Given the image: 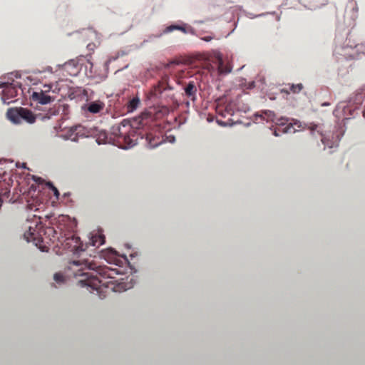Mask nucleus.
<instances>
[{"instance_id": "obj_1", "label": "nucleus", "mask_w": 365, "mask_h": 365, "mask_svg": "<svg viewBox=\"0 0 365 365\" xmlns=\"http://www.w3.org/2000/svg\"><path fill=\"white\" fill-rule=\"evenodd\" d=\"M68 270L72 272L75 277H81L78 285L86 287L90 292H96V295L103 299L106 296V289L116 272L106 265H101L95 261L88 259L73 260L70 262Z\"/></svg>"}, {"instance_id": "obj_2", "label": "nucleus", "mask_w": 365, "mask_h": 365, "mask_svg": "<svg viewBox=\"0 0 365 365\" xmlns=\"http://www.w3.org/2000/svg\"><path fill=\"white\" fill-rule=\"evenodd\" d=\"M167 114L166 107H151L143 114L140 119L133 121V124L123 120L120 125L113 126L112 134L115 137V140L120 148H132L137 144L138 136H142V133L138 131L140 125L160 120Z\"/></svg>"}, {"instance_id": "obj_3", "label": "nucleus", "mask_w": 365, "mask_h": 365, "mask_svg": "<svg viewBox=\"0 0 365 365\" xmlns=\"http://www.w3.org/2000/svg\"><path fill=\"white\" fill-rule=\"evenodd\" d=\"M6 116H7V119L15 124H19L23 121L32 124L35 123V120H36V115L30 110L23 107L7 110Z\"/></svg>"}, {"instance_id": "obj_4", "label": "nucleus", "mask_w": 365, "mask_h": 365, "mask_svg": "<svg viewBox=\"0 0 365 365\" xmlns=\"http://www.w3.org/2000/svg\"><path fill=\"white\" fill-rule=\"evenodd\" d=\"M34 225H36V227H33L31 225L28 226V230L25 231V233H24V239H25L26 242H31L37 246V245L41 242V240L40 239V232H38L41 225H40V221L38 220L36 221Z\"/></svg>"}, {"instance_id": "obj_5", "label": "nucleus", "mask_w": 365, "mask_h": 365, "mask_svg": "<svg viewBox=\"0 0 365 365\" xmlns=\"http://www.w3.org/2000/svg\"><path fill=\"white\" fill-rule=\"evenodd\" d=\"M63 247L73 254L83 251V245L79 240V237L75 235L66 238L63 242Z\"/></svg>"}, {"instance_id": "obj_6", "label": "nucleus", "mask_w": 365, "mask_h": 365, "mask_svg": "<svg viewBox=\"0 0 365 365\" xmlns=\"http://www.w3.org/2000/svg\"><path fill=\"white\" fill-rule=\"evenodd\" d=\"M0 88L4 89L2 90V101L5 103H9V101L17 96V90L11 85L4 83L0 85Z\"/></svg>"}, {"instance_id": "obj_7", "label": "nucleus", "mask_w": 365, "mask_h": 365, "mask_svg": "<svg viewBox=\"0 0 365 365\" xmlns=\"http://www.w3.org/2000/svg\"><path fill=\"white\" fill-rule=\"evenodd\" d=\"M169 88V85L166 81V77L163 78L162 81L158 83V85L154 86L151 91H150V98H158L161 96L163 91Z\"/></svg>"}, {"instance_id": "obj_8", "label": "nucleus", "mask_w": 365, "mask_h": 365, "mask_svg": "<svg viewBox=\"0 0 365 365\" xmlns=\"http://www.w3.org/2000/svg\"><path fill=\"white\" fill-rule=\"evenodd\" d=\"M30 98H31V101L41 105H46L53 101V98L48 96V93H43L42 92L31 93Z\"/></svg>"}, {"instance_id": "obj_9", "label": "nucleus", "mask_w": 365, "mask_h": 365, "mask_svg": "<svg viewBox=\"0 0 365 365\" xmlns=\"http://www.w3.org/2000/svg\"><path fill=\"white\" fill-rule=\"evenodd\" d=\"M215 63L217 66V72L222 75H227L231 72V66L229 64H223L222 57L217 53L215 55Z\"/></svg>"}, {"instance_id": "obj_10", "label": "nucleus", "mask_w": 365, "mask_h": 365, "mask_svg": "<svg viewBox=\"0 0 365 365\" xmlns=\"http://www.w3.org/2000/svg\"><path fill=\"white\" fill-rule=\"evenodd\" d=\"M83 127L81 125L73 126L68 130V138H70L72 142H77L78 138L83 136Z\"/></svg>"}, {"instance_id": "obj_11", "label": "nucleus", "mask_w": 365, "mask_h": 365, "mask_svg": "<svg viewBox=\"0 0 365 365\" xmlns=\"http://www.w3.org/2000/svg\"><path fill=\"white\" fill-rule=\"evenodd\" d=\"M104 242L105 237H103V235L101 233L94 234L93 237H91V239H90V244L96 247L101 246Z\"/></svg>"}, {"instance_id": "obj_12", "label": "nucleus", "mask_w": 365, "mask_h": 365, "mask_svg": "<svg viewBox=\"0 0 365 365\" xmlns=\"http://www.w3.org/2000/svg\"><path fill=\"white\" fill-rule=\"evenodd\" d=\"M103 109V103L101 101H93L88 106V111L90 113H98Z\"/></svg>"}, {"instance_id": "obj_13", "label": "nucleus", "mask_w": 365, "mask_h": 365, "mask_svg": "<svg viewBox=\"0 0 365 365\" xmlns=\"http://www.w3.org/2000/svg\"><path fill=\"white\" fill-rule=\"evenodd\" d=\"M139 106V98L138 97H133L131 100L127 102L125 104V110L127 113H131L135 110Z\"/></svg>"}, {"instance_id": "obj_14", "label": "nucleus", "mask_w": 365, "mask_h": 365, "mask_svg": "<svg viewBox=\"0 0 365 365\" xmlns=\"http://www.w3.org/2000/svg\"><path fill=\"white\" fill-rule=\"evenodd\" d=\"M196 91L197 89H195L193 82H190L188 85H187V87L185 88V95H186L187 98L193 101Z\"/></svg>"}, {"instance_id": "obj_15", "label": "nucleus", "mask_w": 365, "mask_h": 365, "mask_svg": "<svg viewBox=\"0 0 365 365\" xmlns=\"http://www.w3.org/2000/svg\"><path fill=\"white\" fill-rule=\"evenodd\" d=\"M302 83H297V84L289 85V88H288V89L282 88V92L286 93L287 94H289L290 93H299L302 91Z\"/></svg>"}, {"instance_id": "obj_16", "label": "nucleus", "mask_w": 365, "mask_h": 365, "mask_svg": "<svg viewBox=\"0 0 365 365\" xmlns=\"http://www.w3.org/2000/svg\"><path fill=\"white\" fill-rule=\"evenodd\" d=\"M259 117L262 118V119L265 120L267 122L274 121V113L269 110H266L261 112V115H259Z\"/></svg>"}, {"instance_id": "obj_17", "label": "nucleus", "mask_w": 365, "mask_h": 365, "mask_svg": "<svg viewBox=\"0 0 365 365\" xmlns=\"http://www.w3.org/2000/svg\"><path fill=\"white\" fill-rule=\"evenodd\" d=\"M173 31H182V26L180 25H170L163 31V34H167L173 32Z\"/></svg>"}, {"instance_id": "obj_18", "label": "nucleus", "mask_w": 365, "mask_h": 365, "mask_svg": "<svg viewBox=\"0 0 365 365\" xmlns=\"http://www.w3.org/2000/svg\"><path fill=\"white\" fill-rule=\"evenodd\" d=\"M53 279H54V281L58 283H61L64 281V277H63V274H61L60 272L54 274V276H53Z\"/></svg>"}, {"instance_id": "obj_19", "label": "nucleus", "mask_w": 365, "mask_h": 365, "mask_svg": "<svg viewBox=\"0 0 365 365\" xmlns=\"http://www.w3.org/2000/svg\"><path fill=\"white\" fill-rule=\"evenodd\" d=\"M47 185L48 187H49V189L53 191V195H54L56 197H59V191H58V190L53 185L52 183L48 182Z\"/></svg>"}, {"instance_id": "obj_20", "label": "nucleus", "mask_w": 365, "mask_h": 365, "mask_svg": "<svg viewBox=\"0 0 365 365\" xmlns=\"http://www.w3.org/2000/svg\"><path fill=\"white\" fill-rule=\"evenodd\" d=\"M50 90H51V85L50 84H45L43 85V88L38 91L34 92H43V93H48Z\"/></svg>"}, {"instance_id": "obj_21", "label": "nucleus", "mask_w": 365, "mask_h": 365, "mask_svg": "<svg viewBox=\"0 0 365 365\" xmlns=\"http://www.w3.org/2000/svg\"><path fill=\"white\" fill-rule=\"evenodd\" d=\"M167 139H168L169 143H173L175 141V138L173 135H167Z\"/></svg>"}, {"instance_id": "obj_22", "label": "nucleus", "mask_w": 365, "mask_h": 365, "mask_svg": "<svg viewBox=\"0 0 365 365\" xmlns=\"http://www.w3.org/2000/svg\"><path fill=\"white\" fill-rule=\"evenodd\" d=\"M211 40H212V37L210 36L202 37V41H204L205 42H209Z\"/></svg>"}, {"instance_id": "obj_23", "label": "nucleus", "mask_w": 365, "mask_h": 365, "mask_svg": "<svg viewBox=\"0 0 365 365\" xmlns=\"http://www.w3.org/2000/svg\"><path fill=\"white\" fill-rule=\"evenodd\" d=\"M286 122H287L286 118L279 119V123H280V125H284Z\"/></svg>"}, {"instance_id": "obj_24", "label": "nucleus", "mask_w": 365, "mask_h": 365, "mask_svg": "<svg viewBox=\"0 0 365 365\" xmlns=\"http://www.w3.org/2000/svg\"><path fill=\"white\" fill-rule=\"evenodd\" d=\"M291 129H292V127H291V125L287 126V128H285V133H291Z\"/></svg>"}, {"instance_id": "obj_25", "label": "nucleus", "mask_w": 365, "mask_h": 365, "mask_svg": "<svg viewBox=\"0 0 365 365\" xmlns=\"http://www.w3.org/2000/svg\"><path fill=\"white\" fill-rule=\"evenodd\" d=\"M316 128H317V125H314L313 126H311V131L314 132Z\"/></svg>"}, {"instance_id": "obj_26", "label": "nucleus", "mask_w": 365, "mask_h": 365, "mask_svg": "<svg viewBox=\"0 0 365 365\" xmlns=\"http://www.w3.org/2000/svg\"><path fill=\"white\" fill-rule=\"evenodd\" d=\"M72 65V63L69 62V63H67L65 64V67L66 68H67L68 67L71 66Z\"/></svg>"}, {"instance_id": "obj_27", "label": "nucleus", "mask_w": 365, "mask_h": 365, "mask_svg": "<svg viewBox=\"0 0 365 365\" xmlns=\"http://www.w3.org/2000/svg\"><path fill=\"white\" fill-rule=\"evenodd\" d=\"M254 86V83L251 82V85H250V88H252Z\"/></svg>"}, {"instance_id": "obj_28", "label": "nucleus", "mask_w": 365, "mask_h": 365, "mask_svg": "<svg viewBox=\"0 0 365 365\" xmlns=\"http://www.w3.org/2000/svg\"><path fill=\"white\" fill-rule=\"evenodd\" d=\"M363 117L365 118V110H364V111H363Z\"/></svg>"}, {"instance_id": "obj_29", "label": "nucleus", "mask_w": 365, "mask_h": 365, "mask_svg": "<svg viewBox=\"0 0 365 365\" xmlns=\"http://www.w3.org/2000/svg\"><path fill=\"white\" fill-rule=\"evenodd\" d=\"M187 31V30L185 29V28H183V32H185Z\"/></svg>"}, {"instance_id": "obj_30", "label": "nucleus", "mask_w": 365, "mask_h": 365, "mask_svg": "<svg viewBox=\"0 0 365 365\" xmlns=\"http://www.w3.org/2000/svg\"><path fill=\"white\" fill-rule=\"evenodd\" d=\"M183 62H187V61L185 59V60H183Z\"/></svg>"}, {"instance_id": "obj_31", "label": "nucleus", "mask_w": 365, "mask_h": 365, "mask_svg": "<svg viewBox=\"0 0 365 365\" xmlns=\"http://www.w3.org/2000/svg\"><path fill=\"white\" fill-rule=\"evenodd\" d=\"M1 205V200H0V205Z\"/></svg>"}]
</instances>
